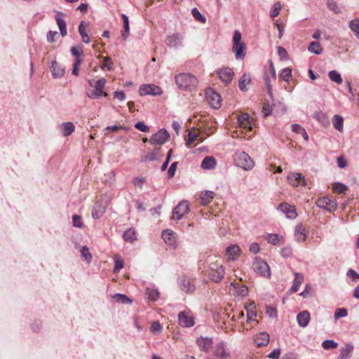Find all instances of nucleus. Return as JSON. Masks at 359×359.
<instances>
[{
  "label": "nucleus",
  "mask_w": 359,
  "mask_h": 359,
  "mask_svg": "<svg viewBox=\"0 0 359 359\" xmlns=\"http://www.w3.org/2000/svg\"><path fill=\"white\" fill-rule=\"evenodd\" d=\"M162 238L168 245H174L176 243L177 234L171 229H166L162 232Z\"/></svg>",
  "instance_id": "nucleus-21"
},
{
  "label": "nucleus",
  "mask_w": 359,
  "mask_h": 359,
  "mask_svg": "<svg viewBox=\"0 0 359 359\" xmlns=\"http://www.w3.org/2000/svg\"><path fill=\"white\" fill-rule=\"evenodd\" d=\"M250 81V79L249 76L246 74H243L242 77L239 80V88L242 91H245L246 89V85L248 84Z\"/></svg>",
  "instance_id": "nucleus-49"
},
{
  "label": "nucleus",
  "mask_w": 359,
  "mask_h": 359,
  "mask_svg": "<svg viewBox=\"0 0 359 359\" xmlns=\"http://www.w3.org/2000/svg\"><path fill=\"white\" fill-rule=\"evenodd\" d=\"M163 330V326L158 321H154L151 323L150 331L154 334H160Z\"/></svg>",
  "instance_id": "nucleus-50"
},
{
  "label": "nucleus",
  "mask_w": 359,
  "mask_h": 359,
  "mask_svg": "<svg viewBox=\"0 0 359 359\" xmlns=\"http://www.w3.org/2000/svg\"><path fill=\"white\" fill-rule=\"evenodd\" d=\"M55 21L60 31V34L62 36H65L67 34V24L65 20L63 19V14L62 13H58L55 15Z\"/></svg>",
  "instance_id": "nucleus-27"
},
{
  "label": "nucleus",
  "mask_w": 359,
  "mask_h": 359,
  "mask_svg": "<svg viewBox=\"0 0 359 359\" xmlns=\"http://www.w3.org/2000/svg\"><path fill=\"white\" fill-rule=\"evenodd\" d=\"M146 182L144 177H135L133 180V184L138 187L140 189H142L144 184Z\"/></svg>",
  "instance_id": "nucleus-62"
},
{
  "label": "nucleus",
  "mask_w": 359,
  "mask_h": 359,
  "mask_svg": "<svg viewBox=\"0 0 359 359\" xmlns=\"http://www.w3.org/2000/svg\"><path fill=\"white\" fill-rule=\"evenodd\" d=\"M182 37L179 34H174L166 38V44L171 48L177 47L181 43Z\"/></svg>",
  "instance_id": "nucleus-31"
},
{
  "label": "nucleus",
  "mask_w": 359,
  "mask_h": 359,
  "mask_svg": "<svg viewBox=\"0 0 359 359\" xmlns=\"http://www.w3.org/2000/svg\"><path fill=\"white\" fill-rule=\"evenodd\" d=\"M348 190V187L340 182H335L332 185V191L335 194H345Z\"/></svg>",
  "instance_id": "nucleus-42"
},
{
  "label": "nucleus",
  "mask_w": 359,
  "mask_h": 359,
  "mask_svg": "<svg viewBox=\"0 0 359 359\" xmlns=\"http://www.w3.org/2000/svg\"><path fill=\"white\" fill-rule=\"evenodd\" d=\"M123 239L129 243H132L137 239L136 232L134 229H129L123 235Z\"/></svg>",
  "instance_id": "nucleus-41"
},
{
  "label": "nucleus",
  "mask_w": 359,
  "mask_h": 359,
  "mask_svg": "<svg viewBox=\"0 0 359 359\" xmlns=\"http://www.w3.org/2000/svg\"><path fill=\"white\" fill-rule=\"evenodd\" d=\"M175 83L179 89L191 92L196 89L198 84L197 77L191 73H180L175 76Z\"/></svg>",
  "instance_id": "nucleus-1"
},
{
  "label": "nucleus",
  "mask_w": 359,
  "mask_h": 359,
  "mask_svg": "<svg viewBox=\"0 0 359 359\" xmlns=\"http://www.w3.org/2000/svg\"><path fill=\"white\" fill-rule=\"evenodd\" d=\"M205 137H203V133L200 127L198 128H191L188 133V138L187 139V145L191 147L194 142L199 140L203 142Z\"/></svg>",
  "instance_id": "nucleus-15"
},
{
  "label": "nucleus",
  "mask_w": 359,
  "mask_h": 359,
  "mask_svg": "<svg viewBox=\"0 0 359 359\" xmlns=\"http://www.w3.org/2000/svg\"><path fill=\"white\" fill-rule=\"evenodd\" d=\"M316 205L322 209H325L330 212L337 209V203L334 201L330 199L327 196H322L318 198L316 202Z\"/></svg>",
  "instance_id": "nucleus-6"
},
{
  "label": "nucleus",
  "mask_w": 359,
  "mask_h": 359,
  "mask_svg": "<svg viewBox=\"0 0 359 359\" xmlns=\"http://www.w3.org/2000/svg\"><path fill=\"white\" fill-rule=\"evenodd\" d=\"M162 93L161 88L154 84H143L139 88V94L141 96L147 95H160Z\"/></svg>",
  "instance_id": "nucleus-11"
},
{
  "label": "nucleus",
  "mask_w": 359,
  "mask_h": 359,
  "mask_svg": "<svg viewBox=\"0 0 359 359\" xmlns=\"http://www.w3.org/2000/svg\"><path fill=\"white\" fill-rule=\"evenodd\" d=\"M308 50L310 52L313 53L317 55H320L323 51V49H322L320 43L318 42H316V41H312L310 43L309 46L308 47Z\"/></svg>",
  "instance_id": "nucleus-44"
},
{
  "label": "nucleus",
  "mask_w": 359,
  "mask_h": 359,
  "mask_svg": "<svg viewBox=\"0 0 359 359\" xmlns=\"http://www.w3.org/2000/svg\"><path fill=\"white\" fill-rule=\"evenodd\" d=\"M233 161L237 166L245 170H251L254 167V161L244 151L237 152L233 156Z\"/></svg>",
  "instance_id": "nucleus-2"
},
{
  "label": "nucleus",
  "mask_w": 359,
  "mask_h": 359,
  "mask_svg": "<svg viewBox=\"0 0 359 359\" xmlns=\"http://www.w3.org/2000/svg\"><path fill=\"white\" fill-rule=\"evenodd\" d=\"M113 62H111V59L109 56H106L103 59V63L101 66L102 69L111 70L112 69Z\"/></svg>",
  "instance_id": "nucleus-57"
},
{
  "label": "nucleus",
  "mask_w": 359,
  "mask_h": 359,
  "mask_svg": "<svg viewBox=\"0 0 359 359\" xmlns=\"http://www.w3.org/2000/svg\"><path fill=\"white\" fill-rule=\"evenodd\" d=\"M327 6L330 8V10L333 11L334 13H339L340 9L337 5L336 2L333 0H328L327 1Z\"/></svg>",
  "instance_id": "nucleus-64"
},
{
  "label": "nucleus",
  "mask_w": 359,
  "mask_h": 359,
  "mask_svg": "<svg viewBox=\"0 0 359 359\" xmlns=\"http://www.w3.org/2000/svg\"><path fill=\"white\" fill-rule=\"evenodd\" d=\"M121 17L123 20V27H124V32H122L121 34V36L123 38V39H126L128 35V32H129V19L128 18V16L125 14H122L121 15Z\"/></svg>",
  "instance_id": "nucleus-45"
},
{
  "label": "nucleus",
  "mask_w": 359,
  "mask_h": 359,
  "mask_svg": "<svg viewBox=\"0 0 359 359\" xmlns=\"http://www.w3.org/2000/svg\"><path fill=\"white\" fill-rule=\"evenodd\" d=\"M338 346V344L334 340H325L322 344V347L325 350L334 349Z\"/></svg>",
  "instance_id": "nucleus-52"
},
{
  "label": "nucleus",
  "mask_w": 359,
  "mask_h": 359,
  "mask_svg": "<svg viewBox=\"0 0 359 359\" xmlns=\"http://www.w3.org/2000/svg\"><path fill=\"white\" fill-rule=\"evenodd\" d=\"M52 74L54 78L61 77L65 74V69L56 62L52 63Z\"/></svg>",
  "instance_id": "nucleus-35"
},
{
  "label": "nucleus",
  "mask_w": 359,
  "mask_h": 359,
  "mask_svg": "<svg viewBox=\"0 0 359 359\" xmlns=\"http://www.w3.org/2000/svg\"><path fill=\"white\" fill-rule=\"evenodd\" d=\"M169 137V133L165 129H161L152 135L149 140V143L154 145H161L167 142Z\"/></svg>",
  "instance_id": "nucleus-13"
},
{
  "label": "nucleus",
  "mask_w": 359,
  "mask_h": 359,
  "mask_svg": "<svg viewBox=\"0 0 359 359\" xmlns=\"http://www.w3.org/2000/svg\"><path fill=\"white\" fill-rule=\"evenodd\" d=\"M215 165H216V161L212 156L205 157L201 163V167L204 169L213 168L215 166Z\"/></svg>",
  "instance_id": "nucleus-37"
},
{
  "label": "nucleus",
  "mask_w": 359,
  "mask_h": 359,
  "mask_svg": "<svg viewBox=\"0 0 359 359\" xmlns=\"http://www.w3.org/2000/svg\"><path fill=\"white\" fill-rule=\"evenodd\" d=\"M304 280V276L302 273L295 272L294 273V280L293 281V284L290 288V291L292 292H296L299 290L300 285H302Z\"/></svg>",
  "instance_id": "nucleus-32"
},
{
  "label": "nucleus",
  "mask_w": 359,
  "mask_h": 359,
  "mask_svg": "<svg viewBox=\"0 0 359 359\" xmlns=\"http://www.w3.org/2000/svg\"><path fill=\"white\" fill-rule=\"evenodd\" d=\"M287 180L290 184L293 187L305 186V179L301 173L292 172L287 176Z\"/></svg>",
  "instance_id": "nucleus-20"
},
{
  "label": "nucleus",
  "mask_w": 359,
  "mask_h": 359,
  "mask_svg": "<svg viewBox=\"0 0 359 359\" xmlns=\"http://www.w3.org/2000/svg\"><path fill=\"white\" fill-rule=\"evenodd\" d=\"M107 83V80L104 78H102L99 80H97L95 85V90L98 93L100 96L104 95V97H107L108 94L104 91V88L105 86V84Z\"/></svg>",
  "instance_id": "nucleus-33"
},
{
  "label": "nucleus",
  "mask_w": 359,
  "mask_h": 359,
  "mask_svg": "<svg viewBox=\"0 0 359 359\" xmlns=\"http://www.w3.org/2000/svg\"><path fill=\"white\" fill-rule=\"evenodd\" d=\"M81 257L89 263L91 261L92 255L89 252V248H81Z\"/></svg>",
  "instance_id": "nucleus-60"
},
{
  "label": "nucleus",
  "mask_w": 359,
  "mask_h": 359,
  "mask_svg": "<svg viewBox=\"0 0 359 359\" xmlns=\"http://www.w3.org/2000/svg\"><path fill=\"white\" fill-rule=\"evenodd\" d=\"M72 222L75 227L81 228L83 226L81 217L77 215L73 216Z\"/></svg>",
  "instance_id": "nucleus-59"
},
{
  "label": "nucleus",
  "mask_w": 359,
  "mask_h": 359,
  "mask_svg": "<svg viewBox=\"0 0 359 359\" xmlns=\"http://www.w3.org/2000/svg\"><path fill=\"white\" fill-rule=\"evenodd\" d=\"M79 32L81 36L82 41L86 43H88L90 42V37L86 33V29L84 27V22H81L79 26Z\"/></svg>",
  "instance_id": "nucleus-47"
},
{
  "label": "nucleus",
  "mask_w": 359,
  "mask_h": 359,
  "mask_svg": "<svg viewBox=\"0 0 359 359\" xmlns=\"http://www.w3.org/2000/svg\"><path fill=\"white\" fill-rule=\"evenodd\" d=\"M205 95L208 102L212 108L219 109L221 107L222 99L219 93L210 88L206 90Z\"/></svg>",
  "instance_id": "nucleus-10"
},
{
  "label": "nucleus",
  "mask_w": 359,
  "mask_h": 359,
  "mask_svg": "<svg viewBox=\"0 0 359 359\" xmlns=\"http://www.w3.org/2000/svg\"><path fill=\"white\" fill-rule=\"evenodd\" d=\"M329 78L331 81L336 82L337 83H342V79L341 77V75L336 71H331L329 72Z\"/></svg>",
  "instance_id": "nucleus-54"
},
{
  "label": "nucleus",
  "mask_w": 359,
  "mask_h": 359,
  "mask_svg": "<svg viewBox=\"0 0 359 359\" xmlns=\"http://www.w3.org/2000/svg\"><path fill=\"white\" fill-rule=\"evenodd\" d=\"M253 268L255 271L259 273L264 277L269 278L271 276V271L268 264L259 258L255 259Z\"/></svg>",
  "instance_id": "nucleus-9"
},
{
  "label": "nucleus",
  "mask_w": 359,
  "mask_h": 359,
  "mask_svg": "<svg viewBox=\"0 0 359 359\" xmlns=\"http://www.w3.org/2000/svg\"><path fill=\"white\" fill-rule=\"evenodd\" d=\"M179 285L180 289L185 292L191 293L195 290V286L189 278L187 277H182L180 280Z\"/></svg>",
  "instance_id": "nucleus-22"
},
{
  "label": "nucleus",
  "mask_w": 359,
  "mask_h": 359,
  "mask_svg": "<svg viewBox=\"0 0 359 359\" xmlns=\"http://www.w3.org/2000/svg\"><path fill=\"white\" fill-rule=\"evenodd\" d=\"M353 351V346H346L341 349V353L339 356V359H348L350 355Z\"/></svg>",
  "instance_id": "nucleus-43"
},
{
  "label": "nucleus",
  "mask_w": 359,
  "mask_h": 359,
  "mask_svg": "<svg viewBox=\"0 0 359 359\" xmlns=\"http://www.w3.org/2000/svg\"><path fill=\"white\" fill-rule=\"evenodd\" d=\"M189 211V205L187 201H182L174 208L172 218L180 220Z\"/></svg>",
  "instance_id": "nucleus-7"
},
{
  "label": "nucleus",
  "mask_w": 359,
  "mask_h": 359,
  "mask_svg": "<svg viewBox=\"0 0 359 359\" xmlns=\"http://www.w3.org/2000/svg\"><path fill=\"white\" fill-rule=\"evenodd\" d=\"M72 54L75 57L73 64L72 74L74 76L79 75V66L82 62L81 57L83 56V50L77 47H72L71 48Z\"/></svg>",
  "instance_id": "nucleus-12"
},
{
  "label": "nucleus",
  "mask_w": 359,
  "mask_h": 359,
  "mask_svg": "<svg viewBox=\"0 0 359 359\" xmlns=\"http://www.w3.org/2000/svg\"><path fill=\"white\" fill-rule=\"evenodd\" d=\"M246 311H247V323H250L251 322H255L257 324L258 323V321L256 320L257 313L255 310V306L254 302L250 303L246 306Z\"/></svg>",
  "instance_id": "nucleus-23"
},
{
  "label": "nucleus",
  "mask_w": 359,
  "mask_h": 359,
  "mask_svg": "<svg viewBox=\"0 0 359 359\" xmlns=\"http://www.w3.org/2000/svg\"><path fill=\"white\" fill-rule=\"evenodd\" d=\"M214 354L219 359H230L231 354L224 341L217 343L214 348Z\"/></svg>",
  "instance_id": "nucleus-14"
},
{
  "label": "nucleus",
  "mask_w": 359,
  "mask_h": 359,
  "mask_svg": "<svg viewBox=\"0 0 359 359\" xmlns=\"http://www.w3.org/2000/svg\"><path fill=\"white\" fill-rule=\"evenodd\" d=\"M309 233L308 229L302 225L299 224L295 228V237L296 239L299 241H304L306 239Z\"/></svg>",
  "instance_id": "nucleus-24"
},
{
  "label": "nucleus",
  "mask_w": 359,
  "mask_h": 359,
  "mask_svg": "<svg viewBox=\"0 0 359 359\" xmlns=\"http://www.w3.org/2000/svg\"><path fill=\"white\" fill-rule=\"evenodd\" d=\"M349 28L354 32L355 36L359 39V20L358 19L351 20L349 22Z\"/></svg>",
  "instance_id": "nucleus-48"
},
{
  "label": "nucleus",
  "mask_w": 359,
  "mask_h": 359,
  "mask_svg": "<svg viewBox=\"0 0 359 359\" xmlns=\"http://www.w3.org/2000/svg\"><path fill=\"white\" fill-rule=\"evenodd\" d=\"M113 298L117 302H121V303H123V304L131 303V300L125 294H116L113 297Z\"/></svg>",
  "instance_id": "nucleus-55"
},
{
  "label": "nucleus",
  "mask_w": 359,
  "mask_h": 359,
  "mask_svg": "<svg viewBox=\"0 0 359 359\" xmlns=\"http://www.w3.org/2000/svg\"><path fill=\"white\" fill-rule=\"evenodd\" d=\"M179 324L184 327H190L194 325V318L189 310L183 311L178 314Z\"/></svg>",
  "instance_id": "nucleus-8"
},
{
  "label": "nucleus",
  "mask_w": 359,
  "mask_h": 359,
  "mask_svg": "<svg viewBox=\"0 0 359 359\" xmlns=\"http://www.w3.org/2000/svg\"><path fill=\"white\" fill-rule=\"evenodd\" d=\"M148 297L151 301H156L159 297V292L156 289H147Z\"/></svg>",
  "instance_id": "nucleus-53"
},
{
  "label": "nucleus",
  "mask_w": 359,
  "mask_h": 359,
  "mask_svg": "<svg viewBox=\"0 0 359 359\" xmlns=\"http://www.w3.org/2000/svg\"><path fill=\"white\" fill-rule=\"evenodd\" d=\"M347 315H348V312L346 309L339 308L335 311L334 318H335V319H338L339 318L346 317Z\"/></svg>",
  "instance_id": "nucleus-61"
},
{
  "label": "nucleus",
  "mask_w": 359,
  "mask_h": 359,
  "mask_svg": "<svg viewBox=\"0 0 359 359\" xmlns=\"http://www.w3.org/2000/svg\"><path fill=\"white\" fill-rule=\"evenodd\" d=\"M201 132L203 134L206 135V136H210L215 133V126H214V123L212 121L208 123L205 126H200Z\"/></svg>",
  "instance_id": "nucleus-36"
},
{
  "label": "nucleus",
  "mask_w": 359,
  "mask_h": 359,
  "mask_svg": "<svg viewBox=\"0 0 359 359\" xmlns=\"http://www.w3.org/2000/svg\"><path fill=\"white\" fill-rule=\"evenodd\" d=\"M278 210L283 212L289 219H295L297 217L295 206L287 203H280L278 205Z\"/></svg>",
  "instance_id": "nucleus-18"
},
{
  "label": "nucleus",
  "mask_w": 359,
  "mask_h": 359,
  "mask_svg": "<svg viewBox=\"0 0 359 359\" xmlns=\"http://www.w3.org/2000/svg\"><path fill=\"white\" fill-rule=\"evenodd\" d=\"M333 126L339 132L343 131L344 118L339 115H334L332 119Z\"/></svg>",
  "instance_id": "nucleus-38"
},
{
  "label": "nucleus",
  "mask_w": 359,
  "mask_h": 359,
  "mask_svg": "<svg viewBox=\"0 0 359 359\" xmlns=\"http://www.w3.org/2000/svg\"><path fill=\"white\" fill-rule=\"evenodd\" d=\"M239 126L243 129L252 130V127L248 114H241L238 118Z\"/></svg>",
  "instance_id": "nucleus-26"
},
{
  "label": "nucleus",
  "mask_w": 359,
  "mask_h": 359,
  "mask_svg": "<svg viewBox=\"0 0 359 359\" xmlns=\"http://www.w3.org/2000/svg\"><path fill=\"white\" fill-rule=\"evenodd\" d=\"M196 343L200 349L205 352L208 351L212 346V340L208 337H200L197 339Z\"/></svg>",
  "instance_id": "nucleus-25"
},
{
  "label": "nucleus",
  "mask_w": 359,
  "mask_h": 359,
  "mask_svg": "<svg viewBox=\"0 0 359 359\" xmlns=\"http://www.w3.org/2000/svg\"><path fill=\"white\" fill-rule=\"evenodd\" d=\"M255 342L258 347L266 346L269 342V335L266 332H261L256 335Z\"/></svg>",
  "instance_id": "nucleus-30"
},
{
  "label": "nucleus",
  "mask_w": 359,
  "mask_h": 359,
  "mask_svg": "<svg viewBox=\"0 0 359 359\" xmlns=\"http://www.w3.org/2000/svg\"><path fill=\"white\" fill-rule=\"evenodd\" d=\"M224 275V269L219 262L217 261L210 264L208 276L211 280L218 283L223 278Z\"/></svg>",
  "instance_id": "nucleus-4"
},
{
  "label": "nucleus",
  "mask_w": 359,
  "mask_h": 359,
  "mask_svg": "<svg viewBox=\"0 0 359 359\" xmlns=\"http://www.w3.org/2000/svg\"><path fill=\"white\" fill-rule=\"evenodd\" d=\"M217 74L226 85L229 84L234 75L233 70L229 67H223L216 72Z\"/></svg>",
  "instance_id": "nucleus-17"
},
{
  "label": "nucleus",
  "mask_w": 359,
  "mask_h": 359,
  "mask_svg": "<svg viewBox=\"0 0 359 359\" xmlns=\"http://www.w3.org/2000/svg\"><path fill=\"white\" fill-rule=\"evenodd\" d=\"M245 46L241 41V34L238 31H235L233 36V52L236 55V59H243L245 53Z\"/></svg>",
  "instance_id": "nucleus-3"
},
{
  "label": "nucleus",
  "mask_w": 359,
  "mask_h": 359,
  "mask_svg": "<svg viewBox=\"0 0 359 359\" xmlns=\"http://www.w3.org/2000/svg\"><path fill=\"white\" fill-rule=\"evenodd\" d=\"M57 37L58 33L55 31H49L47 34V41L50 43L54 42Z\"/></svg>",
  "instance_id": "nucleus-63"
},
{
  "label": "nucleus",
  "mask_w": 359,
  "mask_h": 359,
  "mask_svg": "<svg viewBox=\"0 0 359 359\" xmlns=\"http://www.w3.org/2000/svg\"><path fill=\"white\" fill-rule=\"evenodd\" d=\"M282 8L281 4L280 2H276L274 4L273 9L271 10L270 13V16L273 18L276 16H278L280 13V11Z\"/></svg>",
  "instance_id": "nucleus-58"
},
{
  "label": "nucleus",
  "mask_w": 359,
  "mask_h": 359,
  "mask_svg": "<svg viewBox=\"0 0 359 359\" xmlns=\"http://www.w3.org/2000/svg\"><path fill=\"white\" fill-rule=\"evenodd\" d=\"M108 203L101 199L95 203L92 210V216L95 219H99L104 214Z\"/></svg>",
  "instance_id": "nucleus-16"
},
{
  "label": "nucleus",
  "mask_w": 359,
  "mask_h": 359,
  "mask_svg": "<svg viewBox=\"0 0 359 359\" xmlns=\"http://www.w3.org/2000/svg\"><path fill=\"white\" fill-rule=\"evenodd\" d=\"M114 259L115 262L114 272L118 273L123 267V259L118 255H116L114 257Z\"/></svg>",
  "instance_id": "nucleus-46"
},
{
  "label": "nucleus",
  "mask_w": 359,
  "mask_h": 359,
  "mask_svg": "<svg viewBox=\"0 0 359 359\" xmlns=\"http://www.w3.org/2000/svg\"><path fill=\"white\" fill-rule=\"evenodd\" d=\"M292 76V69L289 67H286L282 69L280 74V78L285 81H288Z\"/></svg>",
  "instance_id": "nucleus-51"
},
{
  "label": "nucleus",
  "mask_w": 359,
  "mask_h": 359,
  "mask_svg": "<svg viewBox=\"0 0 359 359\" xmlns=\"http://www.w3.org/2000/svg\"><path fill=\"white\" fill-rule=\"evenodd\" d=\"M283 236L279 234H268L266 236L268 243L273 245H280Z\"/></svg>",
  "instance_id": "nucleus-39"
},
{
  "label": "nucleus",
  "mask_w": 359,
  "mask_h": 359,
  "mask_svg": "<svg viewBox=\"0 0 359 359\" xmlns=\"http://www.w3.org/2000/svg\"><path fill=\"white\" fill-rule=\"evenodd\" d=\"M230 287V291L235 296L243 297L247 296L248 294V287L242 283H231Z\"/></svg>",
  "instance_id": "nucleus-19"
},
{
  "label": "nucleus",
  "mask_w": 359,
  "mask_h": 359,
  "mask_svg": "<svg viewBox=\"0 0 359 359\" xmlns=\"http://www.w3.org/2000/svg\"><path fill=\"white\" fill-rule=\"evenodd\" d=\"M276 79V69L273 63L271 60L269 61V67L268 70L264 72V79L267 91L269 94L271 93V82L274 81Z\"/></svg>",
  "instance_id": "nucleus-5"
},
{
  "label": "nucleus",
  "mask_w": 359,
  "mask_h": 359,
  "mask_svg": "<svg viewBox=\"0 0 359 359\" xmlns=\"http://www.w3.org/2000/svg\"><path fill=\"white\" fill-rule=\"evenodd\" d=\"M62 127L63 130V135L65 137L70 135L75 130V126L72 122L64 123Z\"/></svg>",
  "instance_id": "nucleus-40"
},
{
  "label": "nucleus",
  "mask_w": 359,
  "mask_h": 359,
  "mask_svg": "<svg viewBox=\"0 0 359 359\" xmlns=\"http://www.w3.org/2000/svg\"><path fill=\"white\" fill-rule=\"evenodd\" d=\"M297 320L300 327H305L310 320V313L308 311L300 312L297 316Z\"/></svg>",
  "instance_id": "nucleus-29"
},
{
  "label": "nucleus",
  "mask_w": 359,
  "mask_h": 359,
  "mask_svg": "<svg viewBox=\"0 0 359 359\" xmlns=\"http://www.w3.org/2000/svg\"><path fill=\"white\" fill-rule=\"evenodd\" d=\"M191 13L194 18L198 22H201L202 23L205 22L206 19L205 16H203L196 8L192 9Z\"/></svg>",
  "instance_id": "nucleus-56"
},
{
  "label": "nucleus",
  "mask_w": 359,
  "mask_h": 359,
  "mask_svg": "<svg viewBox=\"0 0 359 359\" xmlns=\"http://www.w3.org/2000/svg\"><path fill=\"white\" fill-rule=\"evenodd\" d=\"M241 255L240 248H226L225 256L229 261L236 260Z\"/></svg>",
  "instance_id": "nucleus-34"
},
{
  "label": "nucleus",
  "mask_w": 359,
  "mask_h": 359,
  "mask_svg": "<svg viewBox=\"0 0 359 359\" xmlns=\"http://www.w3.org/2000/svg\"><path fill=\"white\" fill-rule=\"evenodd\" d=\"M215 194L211 191H205L200 194V203L203 205H208L215 198Z\"/></svg>",
  "instance_id": "nucleus-28"
}]
</instances>
